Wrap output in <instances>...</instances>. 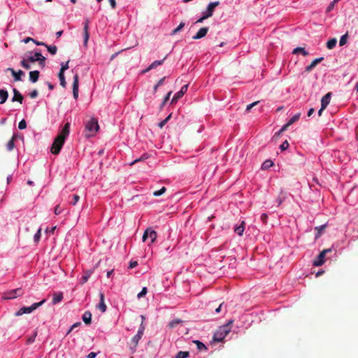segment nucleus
Instances as JSON below:
<instances>
[{
    "instance_id": "obj_1",
    "label": "nucleus",
    "mask_w": 358,
    "mask_h": 358,
    "mask_svg": "<svg viewBox=\"0 0 358 358\" xmlns=\"http://www.w3.org/2000/svg\"><path fill=\"white\" fill-rule=\"evenodd\" d=\"M70 132V124L66 122L62 130L55 138L53 143L51 145L50 151L53 155H58L64 144L66 137L69 136Z\"/></svg>"
},
{
    "instance_id": "obj_2",
    "label": "nucleus",
    "mask_w": 358,
    "mask_h": 358,
    "mask_svg": "<svg viewBox=\"0 0 358 358\" xmlns=\"http://www.w3.org/2000/svg\"><path fill=\"white\" fill-rule=\"evenodd\" d=\"M233 320H229L226 324L221 326L217 331L214 334L213 340L217 342H221L231 331V325L233 324Z\"/></svg>"
},
{
    "instance_id": "obj_3",
    "label": "nucleus",
    "mask_w": 358,
    "mask_h": 358,
    "mask_svg": "<svg viewBox=\"0 0 358 358\" xmlns=\"http://www.w3.org/2000/svg\"><path fill=\"white\" fill-rule=\"evenodd\" d=\"M45 302V299L42 300L40 302L34 303L31 306L29 307H22L19 309L15 313V316L19 317L22 315L23 314H29L33 312L34 310L42 306Z\"/></svg>"
},
{
    "instance_id": "obj_4",
    "label": "nucleus",
    "mask_w": 358,
    "mask_h": 358,
    "mask_svg": "<svg viewBox=\"0 0 358 358\" xmlns=\"http://www.w3.org/2000/svg\"><path fill=\"white\" fill-rule=\"evenodd\" d=\"M85 128L87 131L90 132V134L87 135L88 136L94 135L99 129L98 120L94 117L91 118L86 124Z\"/></svg>"
},
{
    "instance_id": "obj_5",
    "label": "nucleus",
    "mask_w": 358,
    "mask_h": 358,
    "mask_svg": "<svg viewBox=\"0 0 358 358\" xmlns=\"http://www.w3.org/2000/svg\"><path fill=\"white\" fill-rule=\"evenodd\" d=\"M157 237V232L153 230L152 228L149 227L145 229L144 231V234L142 237V240L143 242L146 241V240L150 238V243L148 245L152 244L155 242Z\"/></svg>"
},
{
    "instance_id": "obj_6",
    "label": "nucleus",
    "mask_w": 358,
    "mask_h": 358,
    "mask_svg": "<svg viewBox=\"0 0 358 358\" xmlns=\"http://www.w3.org/2000/svg\"><path fill=\"white\" fill-rule=\"evenodd\" d=\"M330 252H331V248L323 250L317 257V259L313 262V265L315 266H322L325 262V255Z\"/></svg>"
},
{
    "instance_id": "obj_7",
    "label": "nucleus",
    "mask_w": 358,
    "mask_h": 358,
    "mask_svg": "<svg viewBox=\"0 0 358 358\" xmlns=\"http://www.w3.org/2000/svg\"><path fill=\"white\" fill-rule=\"evenodd\" d=\"M23 292L21 288H17L15 289H13L10 292L4 293L3 296V299H15L17 296L22 295Z\"/></svg>"
},
{
    "instance_id": "obj_8",
    "label": "nucleus",
    "mask_w": 358,
    "mask_h": 358,
    "mask_svg": "<svg viewBox=\"0 0 358 358\" xmlns=\"http://www.w3.org/2000/svg\"><path fill=\"white\" fill-rule=\"evenodd\" d=\"M27 60L30 62H38L39 64L42 66H45V57H43L40 52H36L34 56L29 57Z\"/></svg>"
},
{
    "instance_id": "obj_9",
    "label": "nucleus",
    "mask_w": 358,
    "mask_h": 358,
    "mask_svg": "<svg viewBox=\"0 0 358 358\" xmlns=\"http://www.w3.org/2000/svg\"><path fill=\"white\" fill-rule=\"evenodd\" d=\"M220 5V1L211 2L208 5L207 9L206 12L203 14L206 15L208 18L211 17L213 14L215 8Z\"/></svg>"
},
{
    "instance_id": "obj_10",
    "label": "nucleus",
    "mask_w": 358,
    "mask_h": 358,
    "mask_svg": "<svg viewBox=\"0 0 358 358\" xmlns=\"http://www.w3.org/2000/svg\"><path fill=\"white\" fill-rule=\"evenodd\" d=\"M301 117V113H299L296 115H294L282 128L279 131V133L278 134H280L281 132L285 131L287 129V128L292 125V124H294V122H296V121H298L299 120Z\"/></svg>"
},
{
    "instance_id": "obj_11",
    "label": "nucleus",
    "mask_w": 358,
    "mask_h": 358,
    "mask_svg": "<svg viewBox=\"0 0 358 358\" xmlns=\"http://www.w3.org/2000/svg\"><path fill=\"white\" fill-rule=\"evenodd\" d=\"M144 330L145 327L143 326V323L142 322L137 334L132 338V342L135 344V345H137L138 341L141 339L143 335Z\"/></svg>"
},
{
    "instance_id": "obj_12",
    "label": "nucleus",
    "mask_w": 358,
    "mask_h": 358,
    "mask_svg": "<svg viewBox=\"0 0 358 358\" xmlns=\"http://www.w3.org/2000/svg\"><path fill=\"white\" fill-rule=\"evenodd\" d=\"M187 88H188V85H183L181 87L180 90L179 92H178L176 94H175V95L173 96V97L171 100V103H176L179 99H180L185 94V92L187 90Z\"/></svg>"
},
{
    "instance_id": "obj_13",
    "label": "nucleus",
    "mask_w": 358,
    "mask_h": 358,
    "mask_svg": "<svg viewBox=\"0 0 358 358\" xmlns=\"http://www.w3.org/2000/svg\"><path fill=\"white\" fill-rule=\"evenodd\" d=\"M78 75L76 74L73 76V96L75 99H77L78 97Z\"/></svg>"
},
{
    "instance_id": "obj_14",
    "label": "nucleus",
    "mask_w": 358,
    "mask_h": 358,
    "mask_svg": "<svg viewBox=\"0 0 358 358\" xmlns=\"http://www.w3.org/2000/svg\"><path fill=\"white\" fill-rule=\"evenodd\" d=\"M89 20H86L84 23V28H83V34H84V45L87 46V42L90 38V33H89Z\"/></svg>"
},
{
    "instance_id": "obj_15",
    "label": "nucleus",
    "mask_w": 358,
    "mask_h": 358,
    "mask_svg": "<svg viewBox=\"0 0 358 358\" xmlns=\"http://www.w3.org/2000/svg\"><path fill=\"white\" fill-rule=\"evenodd\" d=\"M208 27H202L201 28L198 32L196 34V35H194L192 38L194 40H198V39H200V38H203L208 33Z\"/></svg>"
},
{
    "instance_id": "obj_16",
    "label": "nucleus",
    "mask_w": 358,
    "mask_h": 358,
    "mask_svg": "<svg viewBox=\"0 0 358 358\" xmlns=\"http://www.w3.org/2000/svg\"><path fill=\"white\" fill-rule=\"evenodd\" d=\"M331 92L326 94L321 100L322 109H325L330 103Z\"/></svg>"
},
{
    "instance_id": "obj_17",
    "label": "nucleus",
    "mask_w": 358,
    "mask_h": 358,
    "mask_svg": "<svg viewBox=\"0 0 358 358\" xmlns=\"http://www.w3.org/2000/svg\"><path fill=\"white\" fill-rule=\"evenodd\" d=\"M99 296H100V301H99V303L97 305V308L99 310H100L102 313H104L106 312V305L105 304V301H104V294L103 293L101 292L99 294Z\"/></svg>"
},
{
    "instance_id": "obj_18",
    "label": "nucleus",
    "mask_w": 358,
    "mask_h": 358,
    "mask_svg": "<svg viewBox=\"0 0 358 358\" xmlns=\"http://www.w3.org/2000/svg\"><path fill=\"white\" fill-rule=\"evenodd\" d=\"M13 92L14 95H13V97L12 98V101L13 102L18 101L20 103H22V100H23V96L20 94V92L15 88H13Z\"/></svg>"
},
{
    "instance_id": "obj_19",
    "label": "nucleus",
    "mask_w": 358,
    "mask_h": 358,
    "mask_svg": "<svg viewBox=\"0 0 358 358\" xmlns=\"http://www.w3.org/2000/svg\"><path fill=\"white\" fill-rule=\"evenodd\" d=\"M324 59V57H320L314 59L310 65L307 66L306 68V71L310 72L313 69H314L317 64L321 62Z\"/></svg>"
},
{
    "instance_id": "obj_20",
    "label": "nucleus",
    "mask_w": 358,
    "mask_h": 358,
    "mask_svg": "<svg viewBox=\"0 0 358 358\" xmlns=\"http://www.w3.org/2000/svg\"><path fill=\"white\" fill-rule=\"evenodd\" d=\"M167 56H166L162 60H155L154 61L150 66L149 67L145 69V71H143L144 73L145 72H148L151 69H155L156 67H157L158 66L161 65L163 64L164 61L166 59Z\"/></svg>"
},
{
    "instance_id": "obj_21",
    "label": "nucleus",
    "mask_w": 358,
    "mask_h": 358,
    "mask_svg": "<svg viewBox=\"0 0 358 358\" xmlns=\"http://www.w3.org/2000/svg\"><path fill=\"white\" fill-rule=\"evenodd\" d=\"M9 71H10L12 75L13 76L15 81H19L21 80V76L24 73L22 70H19L18 71H15L13 69L9 68Z\"/></svg>"
},
{
    "instance_id": "obj_22",
    "label": "nucleus",
    "mask_w": 358,
    "mask_h": 358,
    "mask_svg": "<svg viewBox=\"0 0 358 358\" xmlns=\"http://www.w3.org/2000/svg\"><path fill=\"white\" fill-rule=\"evenodd\" d=\"M245 221H241V224L238 226H236L234 228V231L236 233L238 236H242L243 234V231L245 230Z\"/></svg>"
},
{
    "instance_id": "obj_23",
    "label": "nucleus",
    "mask_w": 358,
    "mask_h": 358,
    "mask_svg": "<svg viewBox=\"0 0 358 358\" xmlns=\"http://www.w3.org/2000/svg\"><path fill=\"white\" fill-rule=\"evenodd\" d=\"M17 135L13 134L10 140L6 144V149L8 151H12L15 148V141L17 138Z\"/></svg>"
},
{
    "instance_id": "obj_24",
    "label": "nucleus",
    "mask_w": 358,
    "mask_h": 358,
    "mask_svg": "<svg viewBox=\"0 0 358 358\" xmlns=\"http://www.w3.org/2000/svg\"><path fill=\"white\" fill-rule=\"evenodd\" d=\"M62 299H63V294H62V292H55L52 294V303L53 304H57V303L61 302Z\"/></svg>"
},
{
    "instance_id": "obj_25",
    "label": "nucleus",
    "mask_w": 358,
    "mask_h": 358,
    "mask_svg": "<svg viewBox=\"0 0 358 358\" xmlns=\"http://www.w3.org/2000/svg\"><path fill=\"white\" fill-rule=\"evenodd\" d=\"M39 71H32L29 72V80L32 83H36L38 80L39 77Z\"/></svg>"
},
{
    "instance_id": "obj_26",
    "label": "nucleus",
    "mask_w": 358,
    "mask_h": 358,
    "mask_svg": "<svg viewBox=\"0 0 358 358\" xmlns=\"http://www.w3.org/2000/svg\"><path fill=\"white\" fill-rule=\"evenodd\" d=\"M82 319L86 324H90L92 321V314L90 311H85L83 315Z\"/></svg>"
},
{
    "instance_id": "obj_27",
    "label": "nucleus",
    "mask_w": 358,
    "mask_h": 358,
    "mask_svg": "<svg viewBox=\"0 0 358 358\" xmlns=\"http://www.w3.org/2000/svg\"><path fill=\"white\" fill-rule=\"evenodd\" d=\"M8 97V93L6 90L1 89L0 90V104L4 103Z\"/></svg>"
},
{
    "instance_id": "obj_28",
    "label": "nucleus",
    "mask_w": 358,
    "mask_h": 358,
    "mask_svg": "<svg viewBox=\"0 0 358 358\" xmlns=\"http://www.w3.org/2000/svg\"><path fill=\"white\" fill-rule=\"evenodd\" d=\"M326 227L327 224H323L319 227H316L315 228V230L317 231V233L315 235V238H318L321 236V234L325 229Z\"/></svg>"
},
{
    "instance_id": "obj_29",
    "label": "nucleus",
    "mask_w": 358,
    "mask_h": 358,
    "mask_svg": "<svg viewBox=\"0 0 358 358\" xmlns=\"http://www.w3.org/2000/svg\"><path fill=\"white\" fill-rule=\"evenodd\" d=\"M273 162L270 159H267L262 164V169L264 170H266L270 167L273 166Z\"/></svg>"
},
{
    "instance_id": "obj_30",
    "label": "nucleus",
    "mask_w": 358,
    "mask_h": 358,
    "mask_svg": "<svg viewBox=\"0 0 358 358\" xmlns=\"http://www.w3.org/2000/svg\"><path fill=\"white\" fill-rule=\"evenodd\" d=\"M337 41L336 38H331L327 43V48L328 49H333L336 45Z\"/></svg>"
},
{
    "instance_id": "obj_31",
    "label": "nucleus",
    "mask_w": 358,
    "mask_h": 358,
    "mask_svg": "<svg viewBox=\"0 0 358 358\" xmlns=\"http://www.w3.org/2000/svg\"><path fill=\"white\" fill-rule=\"evenodd\" d=\"M298 52H301L304 56H307L308 55V52L303 48L301 47L296 48L292 52L293 54H296Z\"/></svg>"
},
{
    "instance_id": "obj_32",
    "label": "nucleus",
    "mask_w": 358,
    "mask_h": 358,
    "mask_svg": "<svg viewBox=\"0 0 358 358\" xmlns=\"http://www.w3.org/2000/svg\"><path fill=\"white\" fill-rule=\"evenodd\" d=\"M45 47L48 49V51L52 55H55L57 51V48L55 45H48L46 44Z\"/></svg>"
},
{
    "instance_id": "obj_33",
    "label": "nucleus",
    "mask_w": 358,
    "mask_h": 358,
    "mask_svg": "<svg viewBox=\"0 0 358 358\" xmlns=\"http://www.w3.org/2000/svg\"><path fill=\"white\" fill-rule=\"evenodd\" d=\"M58 77H59V80H60V85L63 87H65L66 85V80H65L64 73L59 72V74H58Z\"/></svg>"
},
{
    "instance_id": "obj_34",
    "label": "nucleus",
    "mask_w": 358,
    "mask_h": 358,
    "mask_svg": "<svg viewBox=\"0 0 358 358\" xmlns=\"http://www.w3.org/2000/svg\"><path fill=\"white\" fill-rule=\"evenodd\" d=\"M92 273V271H87L85 273V274L82 277V284L85 283L88 280V279L90 277Z\"/></svg>"
},
{
    "instance_id": "obj_35",
    "label": "nucleus",
    "mask_w": 358,
    "mask_h": 358,
    "mask_svg": "<svg viewBox=\"0 0 358 358\" xmlns=\"http://www.w3.org/2000/svg\"><path fill=\"white\" fill-rule=\"evenodd\" d=\"M194 343H196L197 348L199 350H207L206 346L202 342H201L199 341H194Z\"/></svg>"
},
{
    "instance_id": "obj_36",
    "label": "nucleus",
    "mask_w": 358,
    "mask_h": 358,
    "mask_svg": "<svg viewBox=\"0 0 358 358\" xmlns=\"http://www.w3.org/2000/svg\"><path fill=\"white\" fill-rule=\"evenodd\" d=\"M182 322V320L179 319H175L169 322V326L170 328H174L177 327L178 324Z\"/></svg>"
},
{
    "instance_id": "obj_37",
    "label": "nucleus",
    "mask_w": 358,
    "mask_h": 358,
    "mask_svg": "<svg viewBox=\"0 0 358 358\" xmlns=\"http://www.w3.org/2000/svg\"><path fill=\"white\" fill-rule=\"evenodd\" d=\"M149 157L148 155V154H143L141 157H139L138 159H135L134 162H132L130 165H133L138 162H141V161H143L146 159H148Z\"/></svg>"
},
{
    "instance_id": "obj_38",
    "label": "nucleus",
    "mask_w": 358,
    "mask_h": 358,
    "mask_svg": "<svg viewBox=\"0 0 358 358\" xmlns=\"http://www.w3.org/2000/svg\"><path fill=\"white\" fill-rule=\"evenodd\" d=\"M185 26V23L184 22H180V24L178 26L177 28H176L175 29H173L171 32V35H174L176 34V33L179 32L180 31L182 30V29Z\"/></svg>"
},
{
    "instance_id": "obj_39",
    "label": "nucleus",
    "mask_w": 358,
    "mask_h": 358,
    "mask_svg": "<svg viewBox=\"0 0 358 358\" xmlns=\"http://www.w3.org/2000/svg\"><path fill=\"white\" fill-rule=\"evenodd\" d=\"M189 356L188 352L180 351L178 352L176 358H187Z\"/></svg>"
},
{
    "instance_id": "obj_40",
    "label": "nucleus",
    "mask_w": 358,
    "mask_h": 358,
    "mask_svg": "<svg viewBox=\"0 0 358 358\" xmlns=\"http://www.w3.org/2000/svg\"><path fill=\"white\" fill-rule=\"evenodd\" d=\"M348 37V33H346L345 34L343 35L341 37L340 41H339V45L341 46L344 45L346 43Z\"/></svg>"
},
{
    "instance_id": "obj_41",
    "label": "nucleus",
    "mask_w": 358,
    "mask_h": 358,
    "mask_svg": "<svg viewBox=\"0 0 358 358\" xmlns=\"http://www.w3.org/2000/svg\"><path fill=\"white\" fill-rule=\"evenodd\" d=\"M166 191V187H163L159 190L154 192L153 195L155 196H159L162 195Z\"/></svg>"
},
{
    "instance_id": "obj_42",
    "label": "nucleus",
    "mask_w": 358,
    "mask_h": 358,
    "mask_svg": "<svg viewBox=\"0 0 358 358\" xmlns=\"http://www.w3.org/2000/svg\"><path fill=\"white\" fill-rule=\"evenodd\" d=\"M171 117V114H170L167 117H166L164 120L161 121L159 124H158V126L159 128H163L164 126L167 123V122L170 120Z\"/></svg>"
},
{
    "instance_id": "obj_43",
    "label": "nucleus",
    "mask_w": 358,
    "mask_h": 358,
    "mask_svg": "<svg viewBox=\"0 0 358 358\" xmlns=\"http://www.w3.org/2000/svg\"><path fill=\"white\" fill-rule=\"evenodd\" d=\"M28 60H26V59H23L21 61V65L23 68L26 69H29L31 68Z\"/></svg>"
},
{
    "instance_id": "obj_44",
    "label": "nucleus",
    "mask_w": 358,
    "mask_h": 358,
    "mask_svg": "<svg viewBox=\"0 0 358 358\" xmlns=\"http://www.w3.org/2000/svg\"><path fill=\"white\" fill-rule=\"evenodd\" d=\"M69 61L66 62L65 64H62L59 72L64 73V71L69 68Z\"/></svg>"
},
{
    "instance_id": "obj_45",
    "label": "nucleus",
    "mask_w": 358,
    "mask_h": 358,
    "mask_svg": "<svg viewBox=\"0 0 358 358\" xmlns=\"http://www.w3.org/2000/svg\"><path fill=\"white\" fill-rule=\"evenodd\" d=\"M41 229H38V231L34 236V239L35 242H38L41 238Z\"/></svg>"
},
{
    "instance_id": "obj_46",
    "label": "nucleus",
    "mask_w": 358,
    "mask_h": 358,
    "mask_svg": "<svg viewBox=\"0 0 358 358\" xmlns=\"http://www.w3.org/2000/svg\"><path fill=\"white\" fill-rule=\"evenodd\" d=\"M27 127V122L24 120H22L18 124V128L20 129H24Z\"/></svg>"
},
{
    "instance_id": "obj_47",
    "label": "nucleus",
    "mask_w": 358,
    "mask_h": 358,
    "mask_svg": "<svg viewBox=\"0 0 358 358\" xmlns=\"http://www.w3.org/2000/svg\"><path fill=\"white\" fill-rule=\"evenodd\" d=\"M147 292H148V289H147V287H143L141 290V292H139L137 295V297L138 299L143 297V296H145L146 294H147Z\"/></svg>"
},
{
    "instance_id": "obj_48",
    "label": "nucleus",
    "mask_w": 358,
    "mask_h": 358,
    "mask_svg": "<svg viewBox=\"0 0 358 358\" xmlns=\"http://www.w3.org/2000/svg\"><path fill=\"white\" fill-rule=\"evenodd\" d=\"M289 147V143L287 142V141H285L280 146V148L282 151L283 150H285L288 148Z\"/></svg>"
},
{
    "instance_id": "obj_49",
    "label": "nucleus",
    "mask_w": 358,
    "mask_h": 358,
    "mask_svg": "<svg viewBox=\"0 0 358 358\" xmlns=\"http://www.w3.org/2000/svg\"><path fill=\"white\" fill-rule=\"evenodd\" d=\"M79 199H80V196L78 195H77V194H74L73 196V200L71 202V204L73 205V206H75L78 203Z\"/></svg>"
},
{
    "instance_id": "obj_50",
    "label": "nucleus",
    "mask_w": 358,
    "mask_h": 358,
    "mask_svg": "<svg viewBox=\"0 0 358 358\" xmlns=\"http://www.w3.org/2000/svg\"><path fill=\"white\" fill-rule=\"evenodd\" d=\"M258 103H259V101H255V102L248 105L246 107V109H245L246 112H248V113L250 112L251 108H253L257 104H258Z\"/></svg>"
},
{
    "instance_id": "obj_51",
    "label": "nucleus",
    "mask_w": 358,
    "mask_h": 358,
    "mask_svg": "<svg viewBox=\"0 0 358 358\" xmlns=\"http://www.w3.org/2000/svg\"><path fill=\"white\" fill-rule=\"evenodd\" d=\"M36 336H37V333L35 332L33 336L28 338V339L27 341V344H30V343H33L34 341Z\"/></svg>"
},
{
    "instance_id": "obj_52",
    "label": "nucleus",
    "mask_w": 358,
    "mask_h": 358,
    "mask_svg": "<svg viewBox=\"0 0 358 358\" xmlns=\"http://www.w3.org/2000/svg\"><path fill=\"white\" fill-rule=\"evenodd\" d=\"M260 219L262 220V222L264 223V224H266L267 223V220H268V215L266 213H263L262 214L261 217H260Z\"/></svg>"
},
{
    "instance_id": "obj_53",
    "label": "nucleus",
    "mask_w": 358,
    "mask_h": 358,
    "mask_svg": "<svg viewBox=\"0 0 358 358\" xmlns=\"http://www.w3.org/2000/svg\"><path fill=\"white\" fill-rule=\"evenodd\" d=\"M38 94V92L36 90H34L33 91H31L30 93H29V96L31 98V99H35L36 97H37Z\"/></svg>"
},
{
    "instance_id": "obj_54",
    "label": "nucleus",
    "mask_w": 358,
    "mask_h": 358,
    "mask_svg": "<svg viewBox=\"0 0 358 358\" xmlns=\"http://www.w3.org/2000/svg\"><path fill=\"white\" fill-rule=\"evenodd\" d=\"M62 212V209L60 208L59 205H57L55 208V215H59Z\"/></svg>"
},
{
    "instance_id": "obj_55",
    "label": "nucleus",
    "mask_w": 358,
    "mask_h": 358,
    "mask_svg": "<svg viewBox=\"0 0 358 358\" xmlns=\"http://www.w3.org/2000/svg\"><path fill=\"white\" fill-rule=\"evenodd\" d=\"M171 93H172L171 92H168V94L166 95V96H165V97H164V101H163V103H162V106H163L166 103V102L169 99V98H170V96H171Z\"/></svg>"
},
{
    "instance_id": "obj_56",
    "label": "nucleus",
    "mask_w": 358,
    "mask_h": 358,
    "mask_svg": "<svg viewBox=\"0 0 358 358\" xmlns=\"http://www.w3.org/2000/svg\"><path fill=\"white\" fill-rule=\"evenodd\" d=\"M80 325H81V322H80L75 323L74 324H73L71 326V327L70 328V329L69 330L67 334H69L74 328L78 327Z\"/></svg>"
},
{
    "instance_id": "obj_57",
    "label": "nucleus",
    "mask_w": 358,
    "mask_h": 358,
    "mask_svg": "<svg viewBox=\"0 0 358 358\" xmlns=\"http://www.w3.org/2000/svg\"><path fill=\"white\" fill-rule=\"evenodd\" d=\"M334 6H335V3L333 1L331 2L327 8V12H330L334 8Z\"/></svg>"
},
{
    "instance_id": "obj_58",
    "label": "nucleus",
    "mask_w": 358,
    "mask_h": 358,
    "mask_svg": "<svg viewBox=\"0 0 358 358\" xmlns=\"http://www.w3.org/2000/svg\"><path fill=\"white\" fill-rule=\"evenodd\" d=\"M137 262L136 261H131L130 263H129V268H133L134 267H136L137 266Z\"/></svg>"
},
{
    "instance_id": "obj_59",
    "label": "nucleus",
    "mask_w": 358,
    "mask_h": 358,
    "mask_svg": "<svg viewBox=\"0 0 358 358\" xmlns=\"http://www.w3.org/2000/svg\"><path fill=\"white\" fill-rule=\"evenodd\" d=\"M208 17H206L205 15H203L201 17H200L196 22V23H201L204 20L207 19Z\"/></svg>"
},
{
    "instance_id": "obj_60",
    "label": "nucleus",
    "mask_w": 358,
    "mask_h": 358,
    "mask_svg": "<svg viewBox=\"0 0 358 358\" xmlns=\"http://www.w3.org/2000/svg\"><path fill=\"white\" fill-rule=\"evenodd\" d=\"M110 4L113 8H115L116 7V1L115 0H109Z\"/></svg>"
},
{
    "instance_id": "obj_61",
    "label": "nucleus",
    "mask_w": 358,
    "mask_h": 358,
    "mask_svg": "<svg viewBox=\"0 0 358 358\" xmlns=\"http://www.w3.org/2000/svg\"><path fill=\"white\" fill-rule=\"evenodd\" d=\"M96 356V353L92 352L90 354H88L87 357V358H95Z\"/></svg>"
},
{
    "instance_id": "obj_62",
    "label": "nucleus",
    "mask_w": 358,
    "mask_h": 358,
    "mask_svg": "<svg viewBox=\"0 0 358 358\" xmlns=\"http://www.w3.org/2000/svg\"><path fill=\"white\" fill-rule=\"evenodd\" d=\"M29 41H33L34 42V41H35V40L34 38H30V37H27V38L24 39V42L25 43H27Z\"/></svg>"
},
{
    "instance_id": "obj_63",
    "label": "nucleus",
    "mask_w": 358,
    "mask_h": 358,
    "mask_svg": "<svg viewBox=\"0 0 358 358\" xmlns=\"http://www.w3.org/2000/svg\"><path fill=\"white\" fill-rule=\"evenodd\" d=\"M315 112L314 108H311L308 112V116L310 117Z\"/></svg>"
},
{
    "instance_id": "obj_64",
    "label": "nucleus",
    "mask_w": 358,
    "mask_h": 358,
    "mask_svg": "<svg viewBox=\"0 0 358 358\" xmlns=\"http://www.w3.org/2000/svg\"><path fill=\"white\" fill-rule=\"evenodd\" d=\"M164 80H165V77H164V78H161V79L158 81V83H157V86H160V85H162L163 84V83H164Z\"/></svg>"
}]
</instances>
